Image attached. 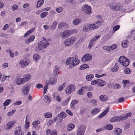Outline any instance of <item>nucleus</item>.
<instances>
[{
    "label": "nucleus",
    "mask_w": 135,
    "mask_h": 135,
    "mask_svg": "<svg viewBox=\"0 0 135 135\" xmlns=\"http://www.w3.org/2000/svg\"><path fill=\"white\" fill-rule=\"evenodd\" d=\"M130 83L129 80H124L123 81V86L125 87L126 84H128Z\"/></svg>",
    "instance_id": "obj_55"
},
{
    "label": "nucleus",
    "mask_w": 135,
    "mask_h": 135,
    "mask_svg": "<svg viewBox=\"0 0 135 135\" xmlns=\"http://www.w3.org/2000/svg\"><path fill=\"white\" fill-rule=\"evenodd\" d=\"M113 128V126L111 124L107 125L105 127V128L108 130H112Z\"/></svg>",
    "instance_id": "obj_52"
},
{
    "label": "nucleus",
    "mask_w": 135,
    "mask_h": 135,
    "mask_svg": "<svg viewBox=\"0 0 135 135\" xmlns=\"http://www.w3.org/2000/svg\"><path fill=\"white\" fill-rule=\"evenodd\" d=\"M49 42L46 40H42L40 41L38 44V48L40 50L46 48L49 45Z\"/></svg>",
    "instance_id": "obj_3"
},
{
    "label": "nucleus",
    "mask_w": 135,
    "mask_h": 135,
    "mask_svg": "<svg viewBox=\"0 0 135 135\" xmlns=\"http://www.w3.org/2000/svg\"><path fill=\"white\" fill-rule=\"evenodd\" d=\"M44 115L46 118H50L52 117V114L50 113H46L44 114Z\"/></svg>",
    "instance_id": "obj_44"
},
{
    "label": "nucleus",
    "mask_w": 135,
    "mask_h": 135,
    "mask_svg": "<svg viewBox=\"0 0 135 135\" xmlns=\"http://www.w3.org/2000/svg\"><path fill=\"white\" fill-rule=\"evenodd\" d=\"M57 81V79L56 78H49L48 82L46 83L47 85L54 84Z\"/></svg>",
    "instance_id": "obj_16"
},
{
    "label": "nucleus",
    "mask_w": 135,
    "mask_h": 135,
    "mask_svg": "<svg viewBox=\"0 0 135 135\" xmlns=\"http://www.w3.org/2000/svg\"><path fill=\"white\" fill-rule=\"evenodd\" d=\"M90 30V29L89 28V26H84L83 28V31L85 32H86L89 31Z\"/></svg>",
    "instance_id": "obj_45"
},
{
    "label": "nucleus",
    "mask_w": 135,
    "mask_h": 135,
    "mask_svg": "<svg viewBox=\"0 0 135 135\" xmlns=\"http://www.w3.org/2000/svg\"><path fill=\"white\" fill-rule=\"evenodd\" d=\"M75 125L72 123H70L68 124L67 126V130L70 131L75 128Z\"/></svg>",
    "instance_id": "obj_25"
},
{
    "label": "nucleus",
    "mask_w": 135,
    "mask_h": 135,
    "mask_svg": "<svg viewBox=\"0 0 135 135\" xmlns=\"http://www.w3.org/2000/svg\"><path fill=\"white\" fill-rule=\"evenodd\" d=\"M118 65L117 63H116L114 67L111 69V70L113 72L117 71L118 69Z\"/></svg>",
    "instance_id": "obj_26"
},
{
    "label": "nucleus",
    "mask_w": 135,
    "mask_h": 135,
    "mask_svg": "<svg viewBox=\"0 0 135 135\" xmlns=\"http://www.w3.org/2000/svg\"><path fill=\"white\" fill-rule=\"evenodd\" d=\"M85 126L82 125H80L78 127L77 131V135H83L85 130Z\"/></svg>",
    "instance_id": "obj_6"
},
{
    "label": "nucleus",
    "mask_w": 135,
    "mask_h": 135,
    "mask_svg": "<svg viewBox=\"0 0 135 135\" xmlns=\"http://www.w3.org/2000/svg\"><path fill=\"white\" fill-rule=\"evenodd\" d=\"M120 26L119 25L115 26L113 28V31L115 32L119 29Z\"/></svg>",
    "instance_id": "obj_56"
},
{
    "label": "nucleus",
    "mask_w": 135,
    "mask_h": 135,
    "mask_svg": "<svg viewBox=\"0 0 135 135\" xmlns=\"http://www.w3.org/2000/svg\"><path fill=\"white\" fill-rule=\"evenodd\" d=\"M100 99L103 102L106 101L108 100L107 96L105 95H102L99 97Z\"/></svg>",
    "instance_id": "obj_31"
},
{
    "label": "nucleus",
    "mask_w": 135,
    "mask_h": 135,
    "mask_svg": "<svg viewBox=\"0 0 135 135\" xmlns=\"http://www.w3.org/2000/svg\"><path fill=\"white\" fill-rule=\"evenodd\" d=\"M100 111V110L99 108H95L92 110L91 112V114L94 115L97 114Z\"/></svg>",
    "instance_id": "obj_28"
},
{
    "label": "nucleus",
    "mask_w": 135,
    "mask_h": 135,
    "mask_svg": "<svg viewBox=\"0 0 135 135\" xmlns=\"http://www.w3.org/2000/svg\"><path fill=\"white\" fill-rule=\"evenodd\" d=\"M60 68L59 66L56 65L54 69V75L55 76H57L59 73Z\"/></svg>",
    "instance_id": "obj_20"
},
{
    "label": "nucleus",
    "mask_w": 135,
    "mask_h": 135,
    "mask_svg": "<svg viewBox=\"0 0 135 135\" xmlns=\"http://www.w3.org/2000/svg\"><path fill=\"white\" fill-rule=\"evenodd\" d=\"M27 117L26 116V122L25 123V127L26 129H28V128L29 127V122H27Z\"/></svg>",
    "instance_id": "obj_48"
},
{
    "label": "nucleus",
    "mask_w": 135,
    "mask_h": 135,
    "mask_svg": "<svg viewBox=\"0 0 135 135\" xmlns=\"http://www.w3.org/2000/svg\"><path fill=\"white\" fill-rule=\"evenodd\" d=\"M85 89L84 87H82L78 91V94L80 95H82L84 94V91L83 89Z\"/></svg>",
    "instance_id": "obj_49"
},
{
    "label": "nucleus",
    "mask_w": 135,
    "mask_h": 135,
    "mask_svg": "<svg viewBox=\"0 0 135 135\" xmlns=\"http://www.w3.org/2000/svg\"><path fill=\"white\" fill-rule=\"evenodd\" d=\"M30 62V61L28 60H21L20 62V64L22 67H25L28 65Z\"/></svg>",
    "instance_id": "obj_14"
},
{
    "label": "nucleus",
    "mask_w": 135,
    "mask_h": 135,
    "mask_svg": "<svg viewBox=\"0 0 135 135\" xmlns=\"http://www.w3.org/2000/svg\"><path fill=\"white\" fill-rule=\"evenodd\" d=\"M89 68V66L87 64H85L82 65L79 69L80 70H82Z\"/></svg>",
    "instance_id": "obj_39"
},
{
    "label": "nucleus",
    "mask_w": 135,
    "mask_h": 135,
    "mask_svg": "<svg viewBox=\"0 0 135 135\" xmlns=\"http://www.w3.org/2000/svg\"><path fill=\"white\" fill-rule=\"evenodd\" d=\"M31 78V76L30 75L26 74L23 76L22 79L25 83L28 81Z\"/></svg>",
    "instance_id": "obj_22"
},
{
    "label": "nucleus",
    "mask_w": 135,
    "mask_h": 135,
    "mask_svg": "<svg viewBox=\"0 0 135 135\" xmlns=\"http://www.w3.org/2000/svg\"><path fill=\"white\" fill-rule=\"evenodd\" d=\"M35 38L34 36L33 35L28 38V39L25 40V42L27 44H29L30 42L33 41Z\"/></svg>",
    "instance_id": "obj_29"
},
{
    "label": "nucleus",
    "mask_w": 135,
    "mask_h": 135,
    "mask_svg": "<svg viewBox=\"0 0 135 135\" xmlns=\"http://www.w3.org/2000/svg\"><path fill=\"white\" fill-rule=\"evenodd\" d=\"M122 120V117H121L116 116L110 119V122H118Z\"/></svg>",
    "instance_id": "obj_19"
},
{
    "label": "nucleus",
    "mask_w": 135,
    "mask_h": 135,
    "mask_svg": "<svg viewBox=\"0 0 135 135\" xmlns=\"http://www.w3.org/2000/svg\"><path fill=\"white\" fill-rule=\"evenodd\" d=\"M57 24V23L56 21H54L50 27L51 29L52 30L55 29L56 28Z\"/></svg>",
    "instance_id": "obj_41"
},
{
    "label": "nucleus",
    "mask_w": 135,
    "mask_h": 135,
    "mask_svg": "<svg viewBox=\"0 0 135 135\" xmlns=\"http://www.w3.org/2000/svg\"><path fill=\"white\" fill-rule=\"evenodd\" d=\"M109 108V107H107L105 110L100 115L98 116L99 118H101L104 116L108 112Z\"/></svg>",
    "instance_id": "obj_21"
},
{
    "label": "nucleus",
    "mask_w": 135,
    "mask_h": 135,
    "mask_svg": "<svg viewBox=\"0 0 135 135\" xmlns=\"http://www.w3.org/2000/svg\"><path fill=\"white\" fill-rule=\"evenodd\" d=\"M66 85V83H63L62 84L59 86L58 88V90L59 91H61L64 88Z\"/></svg>",
    "instance_id": "obj_43"
},
{
    "label": "nucleus",
    "mask_w": 135,
    "mask_h": 135,
    "mask_svg": "<svg viewBox=\"0 0 135 135\" xmlns=\"http://www.w3.org/2000/svg\"><path fill=\"white\" fill-rule=\"evenodd\" d=\"M84 12L86 14H89L91 12V8L89 6L87 5H85L83 9Z\"/></svg>",
    "instance_id": "obj_12"
},
{
    "label": "nucleus",
    "mask_w": 135,
    "mask_h": 135,
    "mask_svg": "<svg viewBox=\"0 0 135 135\" xmlns=\"http://www.w3.org/2000/svg\"><path fill=\"white\" fill-rule=\"evenodd\" d=\"M92 56L90 54H86L82 58V61L85 62L86 61H89L91 60Z\"/></svg>",
    "instance_id": "obj_9"
},
{
    "label": "nucleus",
    "mask_w": 135,
    "mask_h": 135,
    "mask_svg": "<svg viewBox=\"0 0 135 135\" xmlns=\"http://www.w3.org/2000/svg\"><path fill=\"white\" fill-rule=\"evenodd\" d=\"M51 135H57L56 131L54 130H52L50 133Z\"/></svg>",
    "instance_id": "obj_61"
},
{
    "label": "nucleus",
    "mask_w": 135,
    "mask_h": 135,
    "mask_svg": "<svg viewBox=\"0 0 135 135\" xmlns=\"http://www.w3.org/2000/svg\"><path fill=\"white\" fill-rule=\"evenodd\" d=\"M94 76L92 74H89L86 76V80L88 81H91L94 78Z\"/></svg>",
    "instance_id": "obj_37"
},
{
    "label": "nucleus",
    "mask_w": 135,
    "mask_h": 135,
    "mask_svg": "<svg viewBox=\"0 0 135 135\" xmlns=\"http://www.w3.org/2000/svg\"><path fill=\"white\" fill-rule=\"evenodd\" d=\"M65 24L63 22H61L58 24V28H61L63 27L65 25Z\"/></svg>",
    "instance_id": "obj_51"
},
{
    "label": "nucleus",
    "mask_w": 135,
    "mask_h": 135,
    "mask_svg": "<svg viewBox=\"0 0 135 135\" xmlns=\"http://www.w3.org/2000/svg\"><path fill=\"white\" fill-rule=\"evenodd\" d=\"M71 35V32L70 30H67L64 31L61 35L62 38H66Z\"/></svg>",
    "instance_id": "obj_13"
},
{
    "label": "nucleus",
    "mask_w": 135,
    "mask_h": 135,
    "mask_svg": "<svg viewBox=\"0 0 135 135\" xmlns=\"http://www.w3.org/2000/svg\"><path fill=\"white\" fill-rule=\"evenodd\" d=\"M124 72L126 74H129L131 73V70L127 68L124 70Z\"/></svg>",
    "instance_id": "obj_50"
},
{
    "label": "nucleus",
    "mask_w": 135,
    "mask_h": 135,
    "mask_svg": "<svg viewBox=\"0 0 135 135\" xmlns=\"http://www.w3.org/2000/svg\"><path fill=\"white\" fill-rule=\"evenodd\" d=\"M75 89V87L74 85H69L67 86L66 89V93L68 94L71 93Z\"/></svg>",
    "instance_id": "obj_10"
},
{
    "label": "nucleus",
    "mask_w": 135,
    "mask_h": 135,
    "mask_svg": "<svg viewBox=\"0 0 135 135\" xmlns=\"http://www.w3.org/2000/svg\"><path fill=\"white\" fill-rule=\"evenodd\" d=\"M48 12H44L41 13L40 15L41 17V18H44L48 14Z\"/></svg>",
    "instance_id": "obj_47"
},
{
    "label": "nucleus",
    "mask_w": 135,
    "mask_h": 135,
    "mask_svg": "<svg viewBox=\"0 0 135 135\" xmlns=\"http://www.w3.org/2000/svg\"><path fill=\"white\" fill-rule=\"evenodd\" d=\"M63 8L61 7H60L57 8L56 9V11L58 13H60L63 10Z\"/></svg>",
    "instance_id": "obj_58"
},
{
    "label": "nucleus",
    "mask_w": 135,
    "mask_h": 135,
    "mask_svg": "<svg viewBox=\"0 0 135 135\" xmlns=\"http://www.w3.org/2000/svg\"><path fill=\"white\" fill-rule=\"evenodd\" d=\"M44 3V0H38L37 1L36 7L38 8L41 6Z\"/></svg>",
    "instance_id": "obj_36"
},
{
    "label": "nucleus",
    "mask_w": 135,
    "mask_h": 135,
    "mask_svg": "<svg viewBox=\"0 0 135 135\" xmlns=\"http://www.w3.org/2000/svg\"><path fill=\"white\" fill-rule=\"evenodd\" d=\"M57 116L59 118H64L66 117V114L65 113L62 112L61 113L59 114Z\"/></svg>",
    "instance_id": "obj_40"
},
{
    "label": "nucleus",
    "mask_w": 135,
    "mask_h": 135,
    "mask_svg": "<svg viewBox=\"0 0 135 135\" xmlns=\"http://www.w3.org/2000/svg\"><path fill=\"white\" fill-rule=\"evenodd\" d=\"M15 123V121H12L8 123L6 125L5 129L7 130L11 129L13 127L14 124Z\"/></svg>",
    "instance_id": "obj_17"
},
{
    "label": "nucleus",
    "mask_w": 135,
    "mask_h": 135,
    "mask_svg": "<svg viewBox=\"0 0 135 135\" xmlns=\"http://www.w3.org/2000/svg\"><path fill=\"white\" fill-rule=\"evenodd\" d=\"M70 99V98H68L65 101L63 102L62 103L63 105H66L69 102V101Z\"/></svg>",
    "instance_id": "obj_54"
},
{
    "label": "nucleus",
    "mask_w": 135,
    "mask_h": 135,
    "mask_svg": "<svg viewBox=\"0 0 135 135\" xmlns=\"http://www.w3.org/2000/svg\"><path fill=\"white\" fill-rule=\"evenodd\" d=\"M35 30V28L33 27L31 29L27 31L24 35V36L25 37H27L28 35H29L32 32Z\"/></svg>",
    "instance_id": "obj_34"
},
{
    "label": "nucleus",
    "mask_w": 135,
    "mask_h": 135,
    "mask_svg": "<svg viewBox=\"0 0 135 135\" xmlns=\"http://www.w3.org/2000/svg\"><path fill=\"white\" fill-rule=\"evenodd\" d=\"M106 84V83L104 80L98 79L97 84L99 85L100 86L102 87L104 86Z\"/></svg>",
    "instance_id": "obj_23"
},
{
    "label": "nucleus",
    "mask_w": 135,
    "mask_h": 135,
    "mask_svg": "<svg viewBox=\"0 0 135 135\" xmlns=\"http://www.w3.org/2000/svg\"><path fill=\"white\" fill-rule=\"evenodd\" d=\"M33 60L36 61L40 59V56L37 54H35L33 55Z\"/></svg>",
    "instance_id": "obj_32"
},
{
    "label": "nucleus",
    "mask_w": 135,
    "mask_h": 135,
    "mask_svg": "<svg viewBox=\"0 0 135 135\" xmlns=\"http://www.w3.org/2000/svg\"><path fill=\"white\" fill-rule=\"evenodd\" d=\"M16 111V110L15 109H14L12 111H11L10 112H8L7 114V115L8 116H10L13 114L14 112H15Z\"/></svg>",
    "instance_id": "obj_60"
},
{
    "label": "nucleus",
    "mask_w": 135,
    "mask_h": 135,
    "mask_svg": "<svg viewBox=\"0 0 135 135\" xmlns=\"http://www.w3.org/2000/svg\"><path fill=\"white\" fill-rule=\"evenodd\" d=\"M30 87L28 85H25L22 89V91L23 95H27L28 94Z\"/></svg>",
    "instance_id": "obj_7"
},
{
    "label": "nucleus",
    "mask_w": 135,
    "mask_h": 135,
    "mask_svg": "<svg viewBox=\"0 0 135 135\" xmlns=\"http://www.w3.org/2000/svg\"><path fill=\"white\" fill-rule=\"evenodd\" d=\"M12 102V100L10 99H8L6 100L3 103V106H6L8 105Z\"/></svg>",
    "instance_id": "obj_35"
},
{
    "label": "nucleus",
    "mask_w": 135,
    "mask_h": 135,
    "mask_svg": "<svg viewBox=\"0 0 135 135\" xmlns=\"http://www.w3.org/2000/svg\"><path fill=\"white\" fill-rule=\"evenodd\" d=\"M79 102V100H74L72 101L70 104V106L71 108L74 109H75V105L77 104Z\"/></svg>",
    "instance_id": "obj_24"
},
{
    "label": "nucleus",
    "mask_w": 135,
    "mask_h": 135,
    "mask_svg": "<svg viewBox=\"0 0 135 135\" xmlns=\"http://www.w3.org/2000/svg\"><path fill=\"white\" fill-rule=\"evenodd\" d=\"M81 19L76 18L74 19L73 21V23L74 25H76L79 24L81 21Z\"/></svg>",
    "instance_id": "obj_30"
},
{
    "label": "nucleus",
    "mask_w": 135,
    "mask_h": 135,
    "mask_svg": "<svg viewBox=\"0 0 135 135\" xmlns=\"http://www.w3.org/2000/svg\"><path fill=\"white\" fill-rule=\"evenodd\" d=\"M94 43L93 42L90 40V43L88 45V48L89 49H91L92 47V46Z\"/></svg>",
    "instance_id": "obj_57"
},
{
    "label": "nucleus",
    "mask_w": 135,
    "mask_h": 135,
    "mask_svg": "<svg viewBox=\"0 0 135 135\" xmlns=\"http://www.w3.org/2000/svg\"><path fill=\"white\" fill-rule=\"evenodd\" d=\"M40 123V121L39 120H37L33 121L32 122V124L33 127L37 130H38L40 128V126L39 125Z\"/></svg>",
    "instance_id": "obj_15"
},
{
    "label": "nucleus",
    "mask_w": 135,
    "mask_h": 135,
    "mask_svg": "<svg viewBox=\"0 0 135 135\" xmlns=\"http://www.w3.org/2000/svg\"><path fill=\"white\" fill-rule=\"evenodd\" d=\"M76 40L75 36H72L66 39L63 42L65 46H69L73 45Z\"/></svg>",
    "instance_id": "obj_2"
},
{
    "label": "nucleus",
    "mask_w": 135,
    "mask_h": 135,
    "mask_svg": "<svg viewBox=\"0 0 135 135\" xmlns=\"http://www.w3.org/2000/svg\"><path fill=\"white\" fill-rule=\"evenodd\" d=\"M115 132L117 134L120 135L122 133V130L119 128H117L115 129Z\"/></svg>",
    "instance_id": "obj_46"
},
{
    "label": "nucleus",
    "mask_w": 135,
    "mask_h": 135,
    "mask_svg": "<svg viewBox=\"0 0 135 135\" xmlns=\"http://www.w3.org/2000/svg\"><path fill=\"white\" fill-rule=\"evenodd\" d=\"M18 9V6L17 5L15 4L13 5L12 7V10L14 11Z\"/></svg>",
    "instance_id": "obj_59"
},
{
    "label": "nucleus",
    "mask_w": 135,
    "mask_h": 135,
    "mask_svg": "<svg viewBox=\"0 0 135 135\" xmlns=\"http://www.w3.org/2000/svg\"><path fill=\"white\" fill-rule=\"evenodd\" d=\"M84 87L85 88V89H86V90H87L89 91L91 90L92 89V87L90 86H85Z\"/></svg>",
    "instance_id": "obj_63"
},
{
    "label": "nucleus",
    "mask_w": 135,
    "mask_h": 135,
    "mask_svg": "<svg viewBox=\"0 0 135 135\" xmlns=\"http://www.w3.org/2000/svg\"><path fill=\"white\" fill-rule=\"evenodd\" d=\"M100 25V24L99 21H98L90 25L89 26L90 30H94L99 27Z\"/></svg>",
    "instance_id": "obj_8"
},
{
    "label": "nucleus",
    "mask_w": 135,
    "mask_h": 135,
    "mask_svg": "<svg viewBox=\"0 0 135 135\" xmlns=\"http://www.w3.org/2000/svg\"><path fill=\"white\" fill-rule=\"evenodd\" d=\"M117 47V45L114 44L110 46H105L103 47V49L107 51H110L113 50Z\"/></svg>",
    "instance_id": "obj_11"
},
{
    "label": "nucleus",
    "mask_w": 135,
    "mask_h": 135,
    "mask_svg": "<svg viewBox=\"0 0 135 135\" xmlns=\"http://www.w3.org/2000/svg\"><path fill=\"white\" fill-rule=\"evenodd\" d=\"M132 114L131 113H128L125 116L121 117L122 120H124L127 119L128 117H131Z\"/></svg>",
    "instance_id": "obj_42"
},
{
    "label": "nucleus",
    "mask_w": 135,
    "mask_h": 135,
    "mask_svg": "<svg viewBox=\"0 0 135 135\" xmlns=\"http://www.w3.org/2000/svg\"><path fill=\"white\" fill-rule=\"evenodd\" d=\"M22 103V102L21 101H19L14 103H13V104L16 105H18L21 104Z\"/></svg>",
    "instance_id": "obj_62"
},
{
    "label": "nucleus",
    "mask_w": 135,
    "mask_h": 135,
    "mask_svg": "<svg viewBox=\"0 0 135 135\" xmlns=\"http://www.w3.org/2000/svg\"><path fill=\"white\" fill-rule=\"evenodd\" d=\"M110 9L113 11H119L120 10V5L118 4L112 2L109 4Z\"/></svg>",
    "instance_id": "obj_5"
},
{
    "label": "nucleus",
    "mask_w": 135,
    "mask_h": 135,
    "mask_svg": "<svg viewBox=\"0 0 135 135\" xmlns=\"http://www.w3.org/2000/svg\"><path fill=\"white\" fill-rule=\"evenodd\" d=\"M44 98H45V100L46 102L49 103L51 101V99L49 96L46 95L45 96Z\"/></svg>",
    "instance_id": "obj_38"
},
{
    "label": "nucleus",
    "mask_w": 135,
    "mask_h": 135,
    "mask_svg": "<svg viewBox=\"0 0 135 135\" xmlns=\"http://www.w3.org/2000/svg\"><path fill=\"white\" fill-rule=\"evenodd\" d=\"M25 83L22 78H19L17 79L16 81V84L17 85H19L21 84Z\"/></svg>",
    "instance_id": "obj_33"
},
{
    "label": "nucleus",
    "mask_w": 135,
    "mask_h": 135,
    "mask_svg": "<svg viewBox=\"0 0 135 135\" xmlns=\"http://www.w3.org/2000/svg\"><path fill=\"white\" fill-rule=\"evenodd\" d=\"M128 41L127 40H124L122 44V46L124 48H126L128 46Z\"/></svg>",
    "instance_id": "obj_27"
},
{
    "label": "nucleus",
    "mask_w": 135,
    "mask_h": 135,
    "mask_svg": "<svg viewBox=\"0 0 135 135\" xmlns=\"http://www.w3.org/2000/svg\"><path fill=\"white\" fill-rule=\"evenodd\" d=\"M79 62L80 61L79 59L74 60L72 57L68 58L66 62V64H69V67L70 69H72L75 66L79 64Z\"/></svg>",
    "instance_id": "obj_1"
},
{
    "label": "nucleus",
    "mask_w": 135,
    "mask_h": 135,
    "mask_svg": "<svg viewBox=\"0 0 135 135\" xmlns=\"http://www.w3.org/2000/svg\"><path fill=\"white\" fill-rule=\"evenodd\" d=\"M119 61L120 63L126 67L129 64V60L124 56H120L119 59Z\"/></svg>",
    "instance_id": "obj_4"
},
{
    "label": "nucleus",
    "mask_w": 135,
    "mask_h": 135,
    "mask_svg": "<svg viewBox=\"0 0 135 135\" xmlns=\"http://www.w3.org/2000/svg\"><path fill=\"white\" fill-rule=\"evenodd\" d=\"M24 132L21 131V129L20 127L17 128L15 131V135H23Z\"/></svg>",
    "instance_id": "obj_18"
},
{
    "label": "nucleus",
    "mask_w": 135,
    "mask_h": 135,
    "mask_svg": "<svg viewBox=\"0 0 135 135\" xmlns=\"http://www.w3.org/2000/svg\"><path fill=\"white\" fill-rule=\"evenodd\" d=\"M100 37V36L99 35H98L96 36H95L94 38L92 39L91 41H92L94 43L95 42V41L97 39H99Z\"/></svg>",
    "instance_id": "obj_53"
},
{
    "label": "nucleus",
    "mask_w": 135,
    "mask_h": 135,
    "mask_svg": "<svg viewBox=\"0 0 135 135\" xmlns=\"http://www.w3.org/2000/svg\"><path fill=\"white\" fill-rule=\"evenodd\" d=\"M124 100L123 97H121L118 99V101L119 102L121 103L124 102Z\"/></svg>",
    "instance_id": "obj_64"
}]
</instances>
